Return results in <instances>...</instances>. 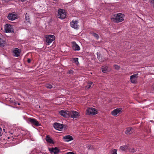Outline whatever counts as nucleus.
<instances>
[{
	"label": "nucleus",
	"instance_id": "obj_6",
	"mask_svg": "<svg viewBox=\"0 0 154 154\" xmlns=\"http://www.w3.org/2000/svg\"><path fill=\"white\" fill-rule=\"evenodd\" d=\"M17 15L14 12L9 14L8 16V19L11 20H14L17 19Z\"/></svg>",
	"mask_w": 154,
	"mask_h": 154
},
{
	"label": "nucleus",
	"instance_id": "obj_38",
	"mask_svg": "<svg viewBox=\"0 0 154 154\" xmlns=\"http://www.w3.org/2000/svg\"><path fill=\"white\" fill-rule=\"evenodd\" d=\"M5 2H8L10 0H3Z\"/></svg>",
	"mask_w": 154,
	"mask_h": 154
},
{
	"label": "nucleus",
	"instance_id": "obj_21",
	"mask_svg": "<svg viewBox=\"0 0 154 154\" xmlns=\"http://www.w3.org/2000/svg\"><path fill=\"white\" fill-rule=\"evenodd\" d=\"M132 129L131 128L128 127L127 128V130L125 132V133L127 134H131L130 131H131Z\"/></svg>",
	"mask_w": 154,
	"mask_h": 154
},
{
	"label": "nucleus",
	"instance_id": "obj_28",
	"mask_svg": "<svg viewBox=\"0 0 154 154\" xmlns=\"http://www.w3.org/2000/svg\"><path fill=\"white\" fill-rule=\"evenodd\" d=\"M129 151L131 152H134L135 151V150L133 148H128V149Z\"/></svg>",
	"mask_w": 154,
	"mask_h": 154
},
{
	"label": "nucleus",
	"instance_id": "obj_26",
	"mask_svg": "<svg viewBox=\"0 0 154 154\" xmlns=\"http://www.w3.org/2000/svg\"><path fill=\"white\" fill-rule=\"evenodd\" d=\"M25 19L26 20V21L27 22H29L30 21L29 16L27 15V13H26V14Z\"/></svg>",
	"mask_w": 154,
	"mask_h": 154
},
{
	"label": "nucleus",
	"instance_id": "obj_39",
	"mask_svg": "<svg viewBox=\"0 0 154 154\" xmlns=\"http://www.w3.org/2000/svg\"><path fill=\"white\" fill-rule=\"evenodd\" d=\"M15 104H18V105H20V103H18L17 102L16 103H15Z\"/></svg>",
	"mask_w": 154,
	"mask_h": 154
},
{
	"label": "nucleus",
	"instance_id": "obj_9",
	"mask_svg": "<svg viewBox=\"0 0 154 154\" xmlns=\"http://www.w3.org/2000/svg\"><path fill=\"white\" fill-rule=\"evenodd\" d=\"M28 121L32 124H33L37 126H39L40 124L35 119L33 118H29L28 119Z\"/></svg>",
	"mask_w": 154,
	"mask_h": 154
},
{
	"label": "nucleus",
	"instance_id": "obj_36",
	"mask_svg": "<svg viewBox=\"0 0 154 154\" xmlns=\"http://www.w3.org/2000/svg\"><path fill=\"white\" fill-rule=\"evenodd\" d=\"M88 85H91H91H92L93 84V82H89L88 83Z\"/></svg>",
	"mask_w": 154,
	"mask_h": 154
},
{
	"label": "nucleus",
	"instance_id": "obj_5",
	"mask_svg": "<svg viewBox=\"0 0 154 154\" xmlns=\"http://www.w3.org/2000/svg\"><path fill=\"white\" fill-rule=\"evenodd\" d=\"M46 42L48 45L50 44L55 40V36L53 35H47L46 37Z\"/></svg>",
	"mask_w": 154,
	"mask_h": 154
},
{
	"label": "nucleus",
	"instance_id": "obj_13",
	"mask_svg": "<svg viewBox=\"0 0 154 154\" xmlns=\"http://www.w3.org/2000/svg\"><path fill=\"white\" fill-rule=\"evenodd\" d=\"M72 43V47L73 49L75 51H79L80 49V48L79 46L76 44L75 42H73Z\"/></svg>",
	"mask_w": 154,
	"mask_h": 154
},
{
	"label": "nucleus",
	"instance_id": "obj_4",
	"mask_svg": "<svg viewBox=\"0 0 154 154\" xmlns=\"http://www.w3.org/2000/svg\"><path fill=\"white\" fill-rule=\"evenodd\" d=\"M53 126L56 129L61 131L64 126L66 127V125L59 123H55L53 125Z\"/></svg>",
	"mask_w": 154,
	"mask_h": 154
},
{
	"label": "nucleus",
	"instance_id": "obj_33",
	"mask_svg": "<svg viewBox=\"0 0 154 154\" xmlns=\"http://www.w3.org/2000/svg\"><path fill=\"white\" fill-rule=\"evenodd\" d=\"M138 75V74L136 73L130 76V77H136V76H137Z\"/></svg>",
	"mask_w": 154,
	"mask_h": 154
},
{
	"label": "nucleus",
	"instance_id": "obj_8",
	"mask_svg": "<svg viewBox=\"0 0 154 154\" xmlns=\"http://www.w3.org/2000/svg\"><path fill=\"white\" fill-rule=\"evenodd\" d=\"M60 114L65 118L69 117V111L62 110L59 112Z\"/></svg>",
	"mask_w": 154,
	"mask_h": 154
},
{
	"label": "nucleus",
	"instance_id": "obj_27",
	"mask_svg": "<svg viewBox=\"0 0 154 154\" xmlns=\"http://www.w3.org/2000/svg\"><path fill=\"white\" fill-rule=\"evenodd\" d=\"M117 149H115L112 150L111 154H117Z\"/></svg>",
	"mask_w": 154,
	"mask_h": 154
},
{
	"label": "nucleus",
	"instance_id": "obj_37",
	"mask_svg": "<svg viewBox=\"0 0 154 154\" xmlns=\"http://www.w3.org/2000/svg\"><path fill=\"white\" fill-rule=\"evenodd\" d=\"M31 60L30 59H28V60H27V62L28 63H30L31 62Z\"/></svg>",
	"mask_w": 154,
	"mask_h": 154
},
{
	"label": "nucleus",
	"instance_id": "obj_40",
	"mask_svg": "<svg viewBox=\"0 0 154 154\" xmlns=\"http://www.w3.org/2000/svg\"><path fill=\"white\" fill-rule=\"evenodd\" d=\"M152 89H153V90L154 91V83L152 86Z\"/></svg>",
	"mask_w": 154,
	"mask_h": 154
},
{
	"label": "nucleus",
	"instance_id": "obj_19",
	"mask_svg": "<svg viewBox=\"0 0 154 154\" xmlns=\"http://www.w3.org/2000/svg\"><path fill=\"white\" fill-rule=\"evenodd\" d=\"M46 140L47 142L50 143H54L53 141L50 138L49 136L47 135L46 138Z\"/></svg>",
	"mask_w": 154,
	"mask_h": 154
},
{
	"label": "nucleus",
	"instance_id": "obj_12",
	"mask_svg": "<svg viewBox=\"0 0 154 154\" xmlns=\"http://www.w3.org/2000/svg\"><path fill=\"white\" fill-rule=\"evenodd\" d=\"M78 23V20H75V21L72 20L70 23L71 27L75 29H78L79 26V25L77 24Z\"/></svg>",
	"mask_w": 154,
	"mask_h": 154
},
{
	"label": "nucleus",
	"instance_id": "obj_3",
	"mask_svg": "<svg viewBox=\"0 0 154 154\" xmlns=\"http://www.w3.org/2000/svg\"><path fill=\"white\" fill-rule=\"evenodd\" d=\"M97 113L96 109L93 108H88L86 110V114L88 115H95Z\"/></svg>",
	"mask_w": 154,
	"mask_h": 154
},
{
	"label": "nucleus",
	"instance_id": "obj_2",
	"mask_svg": "<svg viewBox=\"0 0 154 154\" xmlns=\"http://www.w3.org/2000/svg\"><path fill=\"white\" fill-rule=\"evenodd\" d=\"M65 12L63 9H59L58 11V14L57 17V18L61 19H63L66 17V14Z\"/></svg>",
	"mask_w": 154,
	"mask_h": 154
},
{
	"label": "nucleus",
	"instance_id": "obj_24",
	"mask_svg": "<svg viewBox=\"0 0 154 154\" xmlns=\"http://www.w3.org/2000/svg\"><path fill=\"white\" fill-rule=\"evenodd\" d=\"M73 61L74 63H75L76 64L79 63L78 59L77 58H74L73 59Z\"/></svg>",
	"mask_w": 154,
	"mask_h": 154
},
{
	"label": "nucleus",
	"instance_id": "obj_14",
	"mask_svg": "<svg viewBox=\"0 0 154 154\" xmlns=\"http://www.w3.org/2000/svg\"><path fill=\"white\" fill-rule=\"evenodd\" d=\"M63 139L65 140L66 142H69L70 141L72 140L73 139L72 136L68 135L63 137Z\"/></svg>",
	"mask_w": 154,
	"mask_h": 154
},
{
	"label": "nucleus",
	"instance_id": "obj_11",
	"mask_svg": "<svg viewBox=\"0 0 154 154\" xmlns=\"http://www.w3.org/2000/svg\"><path fill=\"white\" fill-rule=\"evenodd\" d=\"M49 150L52 154H57L60 152L59 149L57 147L50 148Z\"/></svg>",
	"mask_w": 154,
	"mask_h": 154
},
{
	"label": "nucleus",
	"instance_id": "obj_35",
	"mask_svg": "<svg viewBox=\"0 0 154 154\" xmlns=\"http://www.w3.org/2000/svg\"><path fill=\"white\" fill-rule=\"evenodd\" d=\"M2 131L1 128L0 127V137L2 135Z\"/></svg>",
	"mask_w": 154,
	"mask_h": 154
},
{
	"label": "nucleus",
	"instance_id": "obj_30",
	"mask_svg": "<svg viewBox=\"0 0 154 154\" xmlns=\"http://www.w3.org/2000/svg\"><path fill=\"white\" fill-rule=\"evenodd\" d=\"M73 72L74 71L70 69V70H68V71L67 72V73L71 75L73 74Z\"/></svg>",
	"mask_w": 154,
	"mask_h": 154
},
{
	"label": "nucleus",
	"instance_id": "obj_7",
	"mask_svg": "<svg viewBox=\"0 0 154 154\" xmlns=\"http://www.w3.org/2000/svg\"><path fill=\"white\" fill-rule=\"evenodd\" d=\"M79 116V113L75 111H69V117H71L72 118L74 119L78 118Z\"/></svg>",
	"mask_w": 154,
	"mask_h": 154
},
{
	"label": "nucleus",
	"instance_id": "obj_29",
	"mask_svg": "<svg viewBox=\"0 0 154 154\" xmlns=\"http://www.w3.org/2000/svg\"><path fill=\"white\" fill-rule=\"evenodd\" d=\"M45 86L47 88L49 89H51L53 87L52 85H51L48 84L46 85Z\"/></svg>",
	"mask_w": 154,
	"mask_h": 154
},
{
	"label": "nucleus",
	"instance_id": "obj_17",
	"mask_svg": "<svg viewBox=\"0 0 154 154\" xmlns=\"http://www.w3.org/2000/svg\"><path fill=\"white\" fill-rule=\"evenodd\" d=\"M129 145L127 144L125 145L120 147V149L122 151H126L127 149H128Z\"/></svg>",
	"mask_w": 154,
	"mask_h": 154
},
{
	"label": "nucleus",
	"instance_id": "obj_16",
	"mask_svg": "<svg viewBox=\"0 0 154 154\" xmlns=\"http://www.w3.org/2000/svg\"><path fill=\"white\" fill-rule=\"evenodd\" d=\"M121 109L119 108H118L114 110L111 112V114L113 116H116L117 114L121 111Z\"/></svg>",
	"mask_w": 154,
	"mask_h": 154
},
{
	"label": "nucleus",
	"instance_id": "obj_22",
	"mask_svg": "<svg viewBox=\"0 0 154 154\" xmlns=\"http://www.w3.org/2000/svg\"><path fill=\"white\" fill-rule=\"evenodd\" d=\"M131 82L133 83H137L136 78H130Z\"/></svg>",
	"mask_w": 154,
	"mask_h": 154
},
{
	"label": "nucleus",
	"instance_id": "obj_18",
	"mask_svg": "<svg viewBox=\"0 0 154 154\" xmlns=\"http://www.w3.org/2000/svg\"><path fill=\"white\" fill-rule=\"evenodd\" d=\"M97 57L98 60L102 62L104 60L102 59L101 54L100 52H97Z\"/></svg>",
	"mask_w": 154,
	"mask_h": 154
},
{
	"label": "nucleus",
	"instance_id": "obj_15",
	"mask_svg": "<svg viewBox=\"0 0 154 154\" xmlns=\"http://www.w3.org/2000/svg\"><path fill=\"white\" fill-rule=\"evenodd\" d=\"M14 55L15 56L17 57L20 56V50L18 48H15V50H14L13 52Z\"/></svg>",
	"mask_w": 154,
	"mask_h": 154
},
{
	"label": "nucleus",
	"instance_id": "obj_25",
	"mask_svg": "<svg viewBox=\"0 0 154 154\" xmlns=\"http://www.w3.org/2000/svg\"><path fill=\"white\" fill-rule=\"evenodd\" d=\"M113 67L115 69L117 70H119L120 68V67L117 65H114Z\"/></svg>",
	"mask_w": 154,
	"mask_h": 154
},
{
	"label": "nucleus",
	"instance_id": "obj_20",
	"mask_svg": "<svg viewBox=\"0 0 154 154\" xmlns=\"http://www.w3.org/2000/svg\"><path fill=\"white\" fill-rule=\"evenodd\" d=\"M108 67L103 66L102 67V71L103 72L106 73L108 72Z\"/></svg>",
	"mask_w": 154,
	"mask_h": 154
},
{
	"label": "nucleus",
	"instance_id": "obj_31",
	"mask_svg": "<svg viewBox=\"0 0 154 154\" xmlns=\"http://www.w3.org/2000/svg\"><path fill=\"white\" fill-rule=\"evenodd\" d=\"M91 87V85H88L86 86L85 89L86 90L90 88Z\"/></svg>",
	"mask_w": 154,
	"mask_h": 154
},
{
	"label": "nucleus",
	"instance_id": "obj_10",
	"mask_svg": "<svg viewBox=\"0 0 154 154\" xmlns=\"http://www.w3.org/2000/svg\"><path fill=\"white\" fill-rule=\"evenodd\" d=\"M5 29V32L7 33L12 32H14L13 30L11 28V26L9 24H6Z\"/></svg>",
	"mask_w": 154,
	"mask_h": 154
},
{
	"label": "nucleus",
	"instance_id": "obj_1",
	"mask_svg": "<svg viewBox=\"0 0 154 154\" xmlns=\"http://www.w3.org/2000/svg\"><path fill=\"white\" fill-rule=\"evenodd\" d=\"M124 15L122 13H118L113 15L114 17L111 18L112 20L115 23H118L124 20Z\"/></svg>",
	"mask_w": 154,
	"mask_h": 154
},
{
	"label": "nucleus",
	"instance_id": "obj_23",
	"mask_svg": "<svg viewBox=\"0 0 154 154\" xmlns=\"http://www.w3.org/2000/svg\"><path fill=\"white\" fill-rule=\"evenodd\" d=\"M92 35L95 37L97 39H98L99 38L98 35L96 33L93 32L91 33Z\"/></svg>",
	"mask_w": 154,
	"mask_h": 154
},
{
	"label": "nucleus",
	"instance_id": "obj_32",
	"mask_svg": "<svg viewBox=\"0 0 154 154\" xmlns=\"http://www.w3.org/2000/svg\"><path fill=\"white\" fill-rule=\"evenodd\" d=\"M0 45H2V43H4L5 42V41L1 38H0Z\"/></svg>",
	"mask_w": 154,
	"mask_h": 154
},
{
	"label": "nucleus",
	"instance_id": "obj_34",
	"mask_svg": "<svg viewBox=\"0 0 154 154\" xmlns=\"http://www.w3.org/2000/svg\"><path fill=\"white\" fill-rule=\"evenodd\" d=\"M150 2L152 4V6L154 8V0H149Z\"/></svg>",
	"mask_w": 154,
	"mask_h": 154
}]
</instances>
